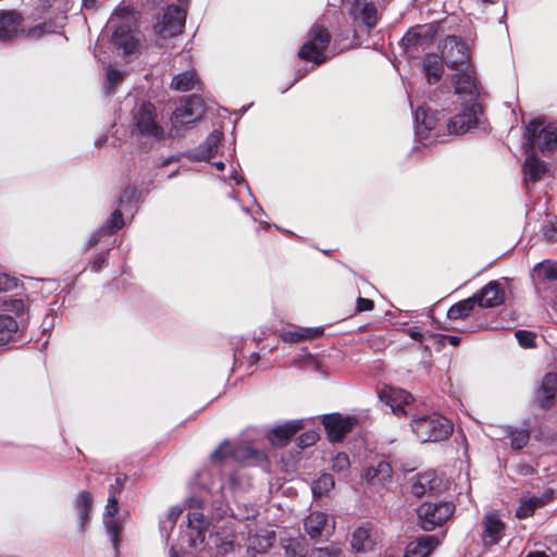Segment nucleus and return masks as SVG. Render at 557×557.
<instances>
[{"instance_id": "1", "label": "nucleus", "mask_w": 557, "mask_h": 557, "mask_svg": "<svg viewBox=\"0 0 557 557\" xmlns=\"http://www.w3.org/2000/svg\"><path fill=\"white\" fill-rule=\"evenodd\" d=\"M136 21V12L128 7L117 8L109 20L110 26L114 29L112 42L117 49L123 50L125 57L139 53V40L133 34Z\"/></svg>"}, {"instance_id": "2", "label": "nucleus", "mask_w": 557, "mask_h": 557, "mask_svg": "<svg viewBox=\"0 0 557 557\" xmlns=\"http://www.w3.org/2000/svg\"><path fill=\"white\" fill-rule=\"evenodd\" d=\"M410 428L421 443L442 442L453 433V423L437 412L418 414L411 419Z\"/></svg>"}, {"instance_id": "3", "label": "nucleus", "mask_w": 557, "mask_h": 557, "mask_svg": "<svg viewBox=\"0 0 557 557\" xmlns=\"http://www.w3.org/2000/svg\"><path fill=\"white\" fill-rule=\"evenodd\" d=\"M132 135L148 140L164 138V129L158 121L156 107L151 102H141L133 110Z\"/></svg>"}, {"instance_id": "4", "label": "nucleus", "mask_w": 557, "mask_h": 557, "mask_svg": "<svg viewBox=\"0 0 557 557\" xmlns=\"http://www.w3.org/2000/svg\"><path fill=\"white\" fill-rule=\"evenodd\" d=\"M528 153L537 148L543 153L550 152L557 147V132L550 125H544L540 121H531L524 131Z\"/></svg>"}, {"instance_id": "5", "label": "nucleus", "mask_w": 557, "mask_h": 557, "mask_svg": "<svg viewBox=\"0 0 557 557\" xmlns=\"http://www.w3.org/2000/svg\"><path fill=\"white\" fill-rule=\"evenodd\" d=\"M331 42V34L320 24H314L308 40L300 48L298 55L310 62L320 64L325 61V50Z\"/></svg>"}, {"instance_id": "6", "label": "nucleus", "mask_w": 557, "mask_h": 557, "mask_svg": "<svg viewBox=\"0 0 557 557\" xmlns=\"http://www.w3.org/2000/svg\"><path fill=\"white\" fill-rule=\"evenodd\" d=\"M454 510L455 506L448 502L423 503L418 508L420 527L425 531H431L446 522Z\"/></svg>"}, {"instance_id": "7", "label": "nucleus", "mask_w": 557, "mask_h": 557, "mask_svg": "<svg viewBox=\"0 0 557 557\" xmlns=\"http://www.w3.org/2000/svg\"><path fill=\"white\" fill-rule=\"evenodd\" d=\"M334 517L320 511L313 510L304 519V530L311 540L322 536H331L335 531Z\"/></svg>"}, {"instance_id": "8", "label": "nucleus", "mask_w": 557, "mask_h": 557, "mask_svg": "<svg viewBox=\"0 0 557 557\" xmlns=\"http://www.w3.org/2000/svg\"><path fill=\"white\" fill-rule=\"evenodd\" d=\"M203 113L202 101L198 97L187 98L171 116L172 126L178 131L195 123Z\"/></svg>"}, {"instance_id": "9", "label": "nucleus", "mask_w": 557, "mask_h": 557, "mask_svg": "<svg viewBox=\"0 0 557 557\" xmlns=\"http://www.w3.org/2000/svg\"><path fill=\"white\" fill-rule=\"evenodd\" d=\"M186 20V12L178 5H170L165 10L162 21L156 25V32L161 38H171L182 34Z\"/></svg>"}, {"instance_id": "10", "label": "nucleus", "mask_w": 557, "mask_h": 557, "mask_svg": "<svg viewBox=\"0 0 557 557\" xmlns=\"http://www.w3.org/2000/svg\"><path fill=\"white\" fill-rule=\"evenodd\" d=\"M322 423L330 441L339 442L357 426L358 419L335 412L325 414L322 419Z\"/></svg>"}, {"instance_id": "11", "label": "nucleus", "mask_w": 557, "mask_h": 557, "mask_svg": "<svg viewBox=\"0 0 557 557\" xmlns=\"http://www.w3.org/2000/svg\"><path fill=\"white\" fill-rule=\"evenodd\" d=\"M348 13L355 23L367 30L374 28L380 18L375 4L369 0H355Z\"/></svg>"}, {"instance_id": "12", "label": "nucleus", "mask_w": 557, "mask_h": 557, "mask_svg": "<svg viewBox=\"0 0 557 557\" xmlns=\"http://www.w3.org/2000/svg\"><path fill=\"white\" fill-rule=\"evenodd\" d=\"M442 59L451 69L466 65L469 60V52L466 44L455 36L445 38L442 48Z\"/></svg>"}, {"instance_id": "13", "label": "nucleus", "mask_w": 557, "mask_h": 557, "mask_svg": "<svg viewBox=\"0 0 557 557\" xmlns=\"http://www.w3.org/2000/svg\"><path fill=\"white\" fill-rule=\"evenodd\" d=\"M455 95L459 106H479L476 101L479 90L475 78L470 72L463 71L456 75Z\"/></svg>"}, {"instance_id": "14", "label": "nucleus", "mask_w": 557, "mask_h": 557, "mask_svg": "<svg viewBox=\"0 0 557 557\" xmlns=\"http://www.w3.org/2000/svg\"><path fill=\"white\" fill-rule=\"evenodd\" d=\"M381 401L391 407L392 412L398 417L407 414L405 407L412 401V396L400 388L385 386L379 392Z\"/></svg>"}, {"instance_id": "15", "label": "nucleus", "mask_w": 557, "mask_h": 557, "mask_svg": "<svg viewBox=\"0 0 557 557\" xmlns=\"http://www.w3.org/2000/svg\"><path fill=\"white\" fill-rule=\"evenodd\" d=\"M460 111L447 123L449 133L463 134L478 124L479 106H459Z\"/></svg>"}, {"instance_id": "16", "label": "nucleus", "mask_w": 557, "mask_h": 557, "mask_svg": "<svg viewBox=\"0 0 557 557\" xmlns=\"http://www.w3.org/2000/svg\"><path fill=\"white\" fill-rule=\"evenodd\" d=\"M376 546V536L373 528L364 523L356 528L351 533L350 548L356 554H368L374 550Z\"/></svg>"}, {"instance_id": "17", "label": "nucleus", "mask_w": 557, "mask_h": 557, "mask_svg": "<svg viewBox=\"0 0 557 557\" xmlns=\"http://www.w3.org/2000/svg\"><path fill=\"white\" fill-rule=\"evenodd\" d=\"M442 488V479L432 470L418 473L411 479V491L417 497L438 493Z\"/></svg>"}, {"instance_id": "18", "label": "nucleus", "mask_w": 557, "mask_h": 557, "mask_svg": "<svg viewBox=\"0 0 557 557\" xmlns=\"http://www.w3.org/2000/svg\"><path fill=\"white\" fill-rule=\"evenodd\" d=\"M478 306L481 308H492L499 306L505 300V292L497 281L488 282L476 294H474Z\"/></svg>"}, {"instance_id": "19", "label": "nucleus", "mask_w": 557, "mask_h": 557, "mask_svg": "<svg viewBox=\"0 0 557 557\" xmlns=\"http://www.w3.org/2000/svg\"><path fill=\"white\" fill-rule=\"evenodd\" d=\"M392 467L385 460H379L376 465L366 468L363 478L374 487L383 488L392 481Z\"/></svg>"}, {"instance_id": "20", "label": "nucleus", "mask_w": 557, "mask_h": 557, "mask_svg": "<svg viewBox=\"0 0 557 557\" xmlns=\"http://www.w3.org/2000/svg\"><path fill=\"white\" fill-rule=\"evenodd\" d=\"M492 436L496 440H509V444L513 449H522L530 440L528 429H515L509 425L497 426L493 430Z\"/></svg>"}, {"instance_id": "21", "label": "nucleus", "mask_w": 557, "mask_h": 557, "mask_svg": "<svg viewBox=\"0 0 557 557\" xmlns=\"http://www.w3.org/2000/svg\"><path fill=\"white\" fill-rule=\"evenodd\" d=\"M522 170L524 185L528 190L530 185L542 181L548 171L547 164L532 153H528Z\"/></svg>"}, {"instance_id": "22", "label": "nucleus", "mask_w": 557, "mask_h": 557, "mask_svg": "<svg viewBox=\"0 0 557 557\" xmlns=\"http://www.w3.org/2000/svg\"><path fill=\"white\" fill-rule=\"evenodd\" d=\"M553 490L548 488L541 495L523 496L516 510V517L524 519L533 515L534 510L543 507L553 498Z\"/></svg>"}, {"instance_id": "23", "label": "nucleus", "mask_w": 557, "mask_h": 557, "mask_svg": "<svg viewBox=\"0 0 557 557\" xmlns=\"http://www.w3.org/2000/svg\"><path fill=\"white\" fill-rule=\"evenodd\" d=\"M208 524V520L202 512L193 511L188 513L189 546L196 548L203 543Z\"/></svg>"}, {"instance_id": "24", "label": "nucleus", "mask_w": 557, "mask_h": 557, "mask_svg": "<svg viewBox=\"0 0 557 557\" xmlns=\"http://www.w3.org/2000/svg\"><path fill=\"white\" fill-rule=\"evenodd\" d=\"M438 544L435 535H422L407 545L405 557H428Z\"/></svg>"}, {"instance_id": "25", "label": "nucleus", "mask_w": 557, "mask_h": 557, "mask_svg": "<svg viewBox=\"0 0 557 557\" xmlns=\"http://www.w3.org/2000/svg\"><path fill=\"white\" fill-rule=\"evenodd\" d=\"M304 426V420H290L274 428L270 433V441L273 445H285Z\"/></svg>"}, {"instance_id": "26", "label": "nucleus", "mask_w": 557, "mask_h": 557, "mask_svg": "<svg viewBox=\"0 0 557 557\" xmlns=\"http://www.w3.org/2000/svg\"><path fill=\"white\" fill-rule=\"evenodd\" d=\"M484 532L483 541L485 545L497 544L504 533V523L495 513H487L483 518Z\"/></svg>"}, {"instance_id": "27", "label": "nucleus", "mask_w": 557, "mask_h": 557, "mask_svg": "<svg viewBox=\"0 0 557 557\" xmlns=\"http://www.w3.org/2000/svg\"><path fill=\"white\" fill-rule=\"evenodd\" d=\"M281 547L283 548L286 557H307L308 556V542L300 535L286 536L281 539Z\"/></svg>"}, {"instance_id": "28", "label": "nucleus", "mask_w": 557, "mask_h": 557, "mask_svg": "<svg viewBox=\"0 0 557 557\" xmlns=\"http://www.w3.org/2000/svg\"><path fill=\"white\" fill-rule=\"evenodd\" d=\"M21 17L14 12L0 14V40L12 39L21 33Z\"/></svg>"}, {"instance_id": "29", "label": "nucleus", "mask_w": 557, "mask_h": 557, "mask_svg": "<svg viewBox=\"0 0 557 557\" xmlns=\"http://www.w3.org/2000/svg\"><path fill=\"white\" fill-rule=\"evenodd\" d=\"M222 139V133L213 131L206 140L191 153L195 160H210L215 156L218 147Z\"/></svg>"}, {"instance_id": "30", "label": "nucleus", "mask_w": 557, "mask_h": 557, "mask_svg": "<svg viewBox=\"0 0 557 557\" xmlns=\"http://www.w3.org/2000/svg\"><path fill=\"white\" fill-rule=\"evenodd\" d=\"M414 121L416 134L421 138H428L437 124V119L434 115L429 114L424 107H419L414 112Z\"/></svg>"}, {"instance_id": "31", "label": "nucleus", "mask_w": 557, "mask_h": 557, "mask_svg": "<svg viewBox=\"0 0 557 557\" xmlns=\"http://www.w3.org/2000/svg\"><path fill=\"white\" fill-rule=\"evenodd\" d=\"M274 541V533L272 531L262 530L248 537L247 549L255 554H264L272 546Z\"/></svg>"}, {"instance_id": "32", "label": "nucleus", "mask_w": 557, "mask_h": 557, "mask_svg": "<svg viewBox=\"0 0 557 557\" xmlns=\"http://www.w3.org/2000/svg\"><path fill=\"white\" fill-rule=\"evenodd\" d=\"M20 336L18 325L15 319L8 314H0V345L15 342Z\"/></svg>"}, {"instance_id": "33", "label": "nucleus", "mask_w": 557, "mask_h": 557, "mask_svg": "<svg viewBox=\"0 0 557 557\" xmlns=\"http://www.w3.org/2000/svg\"><path fill=\"white\" fill-rule=\"evenodd\" d=\"M532 276L536 286L546 281H557V262L545 260L537 263L533 269Z\"/></svg>"}, {"instance_id": "34", "label": "nucleus", "mask_w": 557, "mask_h": 557, "mask_svg": "<svg viewBox=\"0 0 557 557\" xmlns=\"http://www.w3.org/2000/svg\"><path fill=\"white\" fill-rule=\"evenodd\" d=\"M423 70L429 84L437 83L443 75V59L436 54H429L424 60Z\"/></svg>"}, {"instance_id": "35", "label": "nucleus", "mask_w": 557, "mask_h": 557, "mask_svg": "<svg viewBox=\"0 0 557 557\" xmlns=\"http://www.w3.org/2000/svg\"><path fill=\"white\" fill-rule=\"evenodd\" d=\"M475 306H478V301L473 295L472 297L453 305L447 311V317L450 320L465 319L471 314Z\"/></svg>"}, {"instance_id": "36", "label": "nucleus", "mask_w": 557, "mask_h": 557, "mask_svg": "<svg viewBox=\"0 0 557 557\" xmlns=\"http://www.w3.org/2000/svg\"><path fill=\"white\" fill-rule=\"evenodd\" d=\"M319 334V329L294 327L293 330L282 331L281 338L286 343H298L302 339L310 338Z\"/></svg>"}, {"instance_id": "37", "label": "nucleus", "mask_w": 557, "mask_h": 557, "mask_svg": "<svg viewBox=\"0 0 557 557\" xmlns=\"http://www.w3.org/2000/svg\"><path fill=\"white\" fill-rule=\"evenodd\" d=\"M197 84L194 71H187L173 77L171 87L178 91H188L195 88Z\"/></svg>"}, {"instance_id": "38", "label": "nucleus", "mask_w": 557, "mask_h": 557, "mask_svg": "<svg viewBox=\"0 0 557 557\" xmlns=\"http://www.w3.org/2000/svg\"><path fill=\"white\" fill-rule=\"evenodd\" d=\"M219 555L224 556L234 549V534L231 532H215L211 535Z\"/></svg>"}, {"instance_id": "39", "label": "nucleus", "mask_w": 557, "mask_h": 557, "mask_svg": "<svg viewBox=\"0 0 557 557\" xmlns=\"http://www.w3.org/2000/svg\"><path fill=\"white\" fill-rule=\"evenodd\" d=\"M557 391V374L556 373H547L541 384V392L543 393L544 398L542 399V406H549L550 400L554 398Z\"/></svg>"}, {"instance_id": "40", "label": "nucleus", "mask_w": 557, "mask_h": 557, "mask_svg": "<svg viewBox=\"0 0 557 557\" xmlns=\"http://www.w3.org/2000/svg\"><path fill=\"white\" fill-rule=\"evenodd\" d=\"M334 487V479L329 473L321 474L317 480L312 482V494L314 498H319L327 495V493Z\"/></svg>"}, {"instance_id": "41", "label": "nucleus", "mask_w": 557, "mask_h": 557, "mask_svg": "<svg viewBox=\"0 0 557 557\" xmlns=\"http://www.w3.org/2000/svg\"><path fill=\"white\" fill-rule=\"evenodd\" d=\"M309 557H344L343 544L333 542L324 547H314Z\"/></svg>"}, {"instance_id": "42", "label": "nucleus", "mask_w": 557, "mask_h": 557, "mask_svg": "<svg viewBox=\"0 0 557 557\" xmlns=\"http://www.w3.org/2000/svg\"><path fill=\"white\" fill-rule=\"evenodd\" d=\"M103 523L107 529V533L110 536L112 545L114 549L117 552L120 546V533L123 529L122 522L113 517L110 519L106 518L103 520Z\"/></svg>"}, {"instance_id": "43", "label": "nucleus", "mask_w": 557, "mask_h": 557, "mask_svg": "<svg viewBox=\"0 0 557 557\" xmlns=\"http://www.w3.org/2000/svg\"><path fill=\"white\" fill-rule=\"evenodd\" d=\"M90 505H91L90 494L86 491L79 492V494L76 497V508L79 513L82 527H84L85 522L88 519Z\"/></svg>"}, {"instance_id": "44", "label": "nucleus", "mask_w": 557, "mask_h": 557, "mask_svg": "<svg viewBox=\"0 0 557 557\" xmlns=\"http://www.w3.org/2000/svg\"><path fill=\"white\" fill-rule=\"evenodd\" d=\"M124 226L123 215L120 209H116L111 214V218L107 221L106 225L102 227L106 228L108 234H113L121 230Z\"/></svg>"}, {"instance_id": "45", "label": "nucleus", "mask_w": 557, "mask_h": 557, "mask_svg": "<svg viewBox=\"0 0 557 557\" xmlns=\"http://www.w3.org/2000/svg\"><path fill=\"white\" fill-rule=\"evenodd\" d=\"M123 81V73L121 71H117L111 66L107 70V82H106V91L109 94L111 92L114 87L119 84H121Z\"/></svg>"}, {"instance_id": "46", "label": "nucleus", "mask_w": 557, "mask_h": 557, "mask_svg": "<svg viewBox=\"0 0 557 557\" xmlns=\"http://www.w3.org/2000/svg\"><path fill=\"white\" fill-rule=\"evenodd\" d=\"M515 336L523 348H531L535 346L536 335L531 331L518 330L516 331Z\"/></svg>"}, {"instance_id": "47", "label": "nucleus", "mask_w": 557, "mask_h": 557, "mask_svg": "<svg viewBox=\"0 0 557 557\" xmlns=\"http://www.w3.org/2000/svg\"><path fill=\"white\" fill-rule=\"evenodd\" d=\"M350 461L345 453H338L332 460V469L336 472H345L349 469Z\"/></svg>"}, {"instance_id": "48", "label": "nucleus", "mask_w": 557, "mask_h": 557, "mask_svg": "<svg viewBox=\"0 0 557 557\" xmlns=\"http://www.w3.org/2000/svg\"><path fill=\"white\" fill-rule=\"evenodd\" d=\"M2 307L4 311L12 312L15 315H20L24 311V302L22 299L17 298L2 300Z\"/></svg>"}, {"instance_id": "49", "label": "nucleus", "mask_w": 557, "mask_h": 557, "mask_svg": "<svg viewBox=\"0 0 557 557\" xmlns=\"http://www.w3.org/2000/svg\"><path fill=\"white\" fill-rule=\"evenodd\" d=\"M230 454H234V457H237L233 451L232 444L230 442H224L211 454V458L214 461H220Z\"/></svg>"}, {"instance_id": "50", "label": "nucleus", "mask_w": 557, "mask_h": 557, "mask_svg": "<svg viewBox=\"0 0 557 557\" xmlns=\"http://www.w3.org/2000/svg\"><path fill=\"white\" fill-rule=\"evenodd\" d=\"M138 197V194H137V190L136 188L134 187H127L124 189V191L122 193L121 197H120V206L121 207H124L125 203H131L133 201H135Z\"/></svg>"}, {"instance_id": "51", "label": "nucleus", "mask_w": 557, "mask_h": 557, "mask_svg": "<svg viewBox=\"0 0 557 557\" xmlns=\"http://www.w3.org/2000/svg\"><path fill=\"white\" fill-rule=\"evenodd\" d=\"M117 510H119L117 499H116V497L114 495H111L108 498V504L106 506V510H104V515H103V520L106 518L110 519V518L115 517Z\"/></svg>"}, {"instance_id": "52", "label": "nucleus", "mask_w": 557, "mask_h": 557, "mask_svg": "<svg viewBox=\"0 0 557 557\" xmlns=\"http://www.w3.org/2000/svg\"><path fill=\"white\" fill-rule=\"evenodd\" d=\"M17 286V281L7 274H0V293L12 290Z\"/></svg>"}, {"instance_id": "53", "label": "nucleus", "mask_w": 557, "mask_h": 557, "mask_svg": "<svg viewBox=\"0 0 557 557\" xmlns=\"http://www.w3.org/2000/svg\"><path fill=\"white\" fill-rule=\"evenodd\" d=\"M318 434L315 432H306L302 433L298 441L300 447H308L310 445H313L318 440Z\"/></svg>"}, {"instance_id": "54", "label": "nucleus", "mask_w": 557, "mask_h": 557, "mask_svg": "<svg viewBox=\"0 0 557 557\" xmlns=\"http://www.w3.org/2000/svg\"><path fill=\"white\" fill-rule=\"evenodd\" d=\"M373 301L368 298L358 297L357 298V311H370L373 309Z\"/></svg>"}, {"instance_id": "55", "label": "nucleus", "mask_w": 557, "mask_h": 557, "mask_svg": "<svg viewBox=\"0 0 557 557\" xmlns=\"http://www.w3.org/2000/svg\"><path fill=\"white\" fill-rule=\"evenodd\" d=\"M107 262V255L106 253H100L98 255L94 261L91 262V271L94 272H99L102 268V265Z\"/></svg>"}, {"instance_id": "56", "label": "nucleus", "mask_w": 557, "mask_h": 557, "mask_svg": "<svg viewBox=\"0 0 557 557\" xmlns=\"http://www.w3.org/2000/svg\"><path fill=\"white\" fill-rule=\"evenodd\" d=\"M516 473L522 476H529L534 473V469L528 463H519L516 466Z\"/></svg>"}, {"instance_id": "57", "label": "nucleus", "mask_w": 557, "mask_h": 557, "mask_svg": "<svg viewBox=\"0 0 557 557\" xmlns=\"http://www.w3.org/2000/svg\"><path fill=\"white\" fill-rule=\"evenodd\" d=\"M106 234H108V233L106 232V228H103V227H100L98 231H96L91 235V237H90V239L88 242V247L87 248H90V247L97 245L101 240L102 236H104Z\"/></svg>"}, {"instance_id": "58", "label": "nucleus", "mask_w": 557, "mask_h": 557, "mask_svg": "<svg viewBox=\"0 0 557 557\" xmlns=\"http://www.w3.org/2000/svg\"><path fill=\"white\" fill-rule=\"evenodd\" d=\"M181 512H182V510L176 507H173L169 510L168 520H169L170 528H173V525L175 524L176 519L180 517Z\"/></svg>"}, {"instance_id": "59", "label": "nucleus", "mask_w": 557, "mask_h": 557, "mask_svg": "<svg viewBox=\"0 0 557 557\" xmlns=\"http://www.w3.org/2000/svg\"><path fill=\"white\" fill-rule=\"evenodd\" d=\"M230 178L234 180V182H235L237 185H239V184H242V183L244 182V178H243V177H240V176L237 174L236 170H234V169L231 171Z\"/></svg>"}, {"instance_id": "60", "label": "nucleus", "mask_w": 557, "mask_h": 557, "mask_svg": "<svg viewBox=\"0 0 557 557\" xmlns=\"http://www.w3.org/2000/svg\"><path fill=\"white\" fill-rule=\"evenodd\" d=\"M409 336L419 342H421L423 338V336L418 331H410Z\"/></svg>"}, {"instance_id": "61", "label": "nucleus", "mask_w": 557, "mask_h": 557, "mask_svg": "<svg viewBox=\"0 0 557 557\" xmlns=\"http://www.w3.org/2000/svg\"><path fill=\"white\" fill-rule=\"evenodd\" d=\"M403 40H404V41H406V42H408L409 45H414V44H416V42H414V35H412V34H410V33H409V34H407V35L404 37V39H403Z\"/></svg>"}, {"instance_id": "62", "label": "nucleus", "mask_w": 557, "mask_h": 557, "mask_svg": "<svg viewBox=\"0 0 557 557\" xmlns=\"http://www.w3.org/2000/svg\"><path fill=\"white\" fill-rule=\"evenodd\" d=\"M446 338H447L448 343L454 345V346L458 345L459 341H460L459 337L453 336V335L446 336Z\"/></svg>"}, {"instance_id": "63", "label": "nucleus", "mask_w": 557, "mask_h": 557, "mask_svg": "<svg viewBox=\"0 0 557 557\" xmlns=\"http://www.w3.org/2000/svg\"><path fill=\"white\" fill-rule=\"evenodd\" d=\"M107 139L108 137L107 136H101L100 138H98L95 143V145L97 147H101L104 143H107Z\"/></svg>"}, {"instance_id": "64", "label": "nucleus", "mask_w": 557, "mask_h": 557, "mask_svg": "<svg viewBox=\"0 0 557 557\" xmlns=\"http://www.w3.org/2000/svg\"><path fill=\"white\" fill-rule=\"evenodd\" d=\"M527 557H548V556L545 555L544 553L536 552V553L529 554Z\"/></svg>"}]
</instances>
